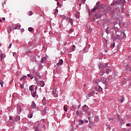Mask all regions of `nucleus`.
I'll return each instance as SVG.
<instances>
[{
    "mask_svg": "<svg viewBox=\"0 0 131 131\" xmlns=\"http://www.w3.org/2000/svg\"><path fill=\"white\" fill-rule=\"evenodd\" d=\"M28 30H29V31H30V32H31V31H33V28H32V27H29V28H28Z\"/></svg>",
    "mask_w": 131,
    "mask_h": 131,
    "instance_id": "29",
    "label": "nucleus"
},
{
    "mask_svg": "<svg viewBox=\"0 0 131 131\" xmlns=\"http://www.w3.org/2000/svg\"><path fill=\"white\" fill-rule=\"evenodd\" d=\"M84 121L81 119L79 120V124L81 125V124H83Z\"/></svg>",
    "mask_w": 131,
    "mask_h": 131,
    "instance_id": "20",
    "label": "nucleus"
},
{
    "mask_svg": "<svg viewBox=\"0 0 131 131\" xmlns=\"http://www.w3.org/2000/svg\"><path fill=\"white\" fill-rule=\"evenodd\" d=\"M63 1H66V0H63Z\"/></svg>",
    "mask_w": 131,
    "mask_h": 131,
    "instance_id": "63",
    "label": "nucleus"
},
{
    "mask_svg": "<svg viewBox=\"0 0 131 131\" xmlns=\"http://www.w3.org/2000/svg\"><path fill=\"white\" fill-rule=\"evenodd\" d=\"M39 85H40V86H45V82H43V81H40L39 82Z\"/></svg>",
    "mask_w": 131,
    "mask_h": 131,
    "instance_id": "16",
    "label": "nucleus"
},
{
    "mask_svg": "<svg viewBox=\"0 0 131 131\" xmlns=\"http://www.w3.org/2000/svg\"><path fill=\"white\" fill-rule=\"evenodd\" d=\"M28 117L29 118H32V115H28Z\"/></svg>",
    "mask_w": 131,
    "mask_h": 131,
    "instance_id": "44",
    "label": "nucleus"
},
{
    "mask_svg": "<svg viewBox=\"0 0 131 131\" xmlns=\"http://www.w3.org/2000/svg\"><path fill=\"white\" fill-rule=\"evenodd\" d=\"M96 6V9L97 10H101V9H104V5L100 4L99 2L97 3Z\"/></svg>",
    "mask_w": 131,
    "mask_h": 131,
    "instance_id": "5",
    "label": "nucleus"
},
{
    "mask_svg": "<svg viewBox=\"0 0 131 131\" xmlns=\"http://www.w3.org/2000/svg\"><path fill=\"white\" fill-rule=\"evenodd\" d=\"M57 5H58V6H60V4L59 3V2L57 3Z\"/></svg>",
    "mask_w": 131,
    "mask_h": 131,
    "instance_id": "52",
    "label": "nucleus"
},
{
    "mask_svg": "<svg viewBox=\"0 0 131 131\" xmlns=\"http://www.w3.org/2000/svg\"><path fill=\"white\" fill-rule=\"evenodd\" d=\"M123 37L122 38H125L126 37V35L125 34V33H123Z\"/></svg>",
    "mask_w": 131,
    "mask_h": 131,
    "instance_id": "38",
    "label": "nucleus"
},
{
    "mask_svg": "<svg viewBox=\"0 0 131 131\" xmlns=\"http://www.w3.org/2000/svg\"><path fill=\"white\" fill-rule=\"evenodd\" d=\"M55 1H56V2H57V0H55Z\"/></svg>",
    "mask_w": 131,
    "mask_h": 131,
    "instance_id": "62",
    "label": "nucleus"
},
{
    "mask_svg": "<svg viewBox=\"0 0 131 131\" xmlns=\"http://www.w3.org/2000/svg\"><path fill=\"white\" fill-rule=\"evenodd\" d=\"M69 21L70 23H71V25L73 24V19H72V18H69Z\"/></svg>",
    "mask_w": 131,
    "mask_h": 131,
    "instance_id": "24",
    "label": "nucleus"
},
{
    "mask_svg": "<svg viewBox=\"0 0 131 131\" xmlns=\"http://www.w3.org/2000/svg\"><path fill=\"white\" fill-rule=\"evenodd\" d=\"M85 2V0H83V3H84Z\"/></svg>",
    "mask_w": 131,
    "mask_h": 131,
    "instance_id": "57",
    "label": "nucleus"
},
{
    "mask_svg": "<svg viewBox=\"0 0 131 131\" xmlns=\"http://www.w3.org/2000/svg\"><path fill=\"white\" fill-rule=\"evenodd\" d=\"M122 13H123V7H122Z\"/></svg>",
    "mask_w": 131,
    "mask_h": 131,
    "instance_id": "55",
    "label": "nucleus"
},
{
    "mask_svg": "<svg viewBox=\"0 0 131 131\" xmlns=\"http://www.w3.org/2000/svg\"><path fill=\"white\" fill-rule=\"evenodd\" d=\"M95 95V92L94 91H91L88 93L89 97H93Z\"/></svg>",
    "mask_w": 131,
    "mask_h": 131,
    "instance_id": "10",
    "label": "nucleus"
},
{
    "mask_svg": "<svg viewBox=\"0 0 131 131\" xmlns=\"http://www.w3.org/2000/svg\"><path fill=\"white\" fill-rule=\"evenodd\" d=\"M126 126H130V123H127L126 124Z\"/></svg>",
    "mask_w": 131,
    "mask_h": 131,
    "instance_id": "49",
    "label": "nucleus"
},
{
    "mask_svg": "<svg viewBox=\"0 0 131 131\" xmlns=\"http://www.w3.org/2000/svg\"><path fill=\"white\" fill-rule=\"evenodd\" d=\"M29 14L30 16H32V15H33V12L32 11H30Z\"/></svg>",
    "mask_w": 131,
    "mask_h": 131,
    "instance_id": "37",
    "label": "nucleus"
},
{
    "mask_svg": "<svg viewBox=\"0 0 131 131\" xmlns=\"http://www.w3.org/2000/svg\"><path fill=\"white\" fill-rule=\"evenodd\" d=\"M7 30L8 32V33H11V31H12V28L11 27V26H9L7 28Z\"/></svg>",
    "mask_w": 131,
    "mask_h": 131,
    "instance_id": "12",
    "label": "nucleus"
},
{
    "mask_svg": "<svg viewBox=\"0 0 131 131\" xmlns=\"http://www.w3.org/2000/svg\"><path fill=\"white\" fill-rule=\"evenodd\" d=\"M54 96L55 98L58 97V94H57L56 93L54 94Z\"/></svg>",
    "mask_w": 131,
    "mask_h": 131,
    "instance_id": "43",
    "label": "nucleus"
},
{
    "mask_svg": "<svg viewBox=\"0 0 131 131\" xmlns=\"http://www.w3.org/2000/svg\"><path fill=\"white\" fill-rule=\"evenodd\" d=\"M16 55H17V53H16V52H13V57H16Z\"/></svg>",
    "mask_w": 131,
    "mask_h": 131,
    "instance_id": "42",
    "label": "nucleus"
},
{
    "mask_svg": "<svg viewBox=\"0 0 131 131\" xmlns=\"http://www.w3.org/2000/svg\"><path fill=\"white\" fill-rule=\"evenodd\" d=\"M101 67H101V66H99V68H101Z\"/></svg>",
    "mask_w": 131,
    "mask_h": 131,
    "instance_id": "59",
    "label": "nucleus"
},
{
    "mask_svg": "<svg viewBox=\"0 0 131 131\" xmlns=\"http://www.w3.org/2000/svg\"><path fill=\"white\" fill-rule=\"evenodd\" d=\"M46 98L45 97L42 100V104L44 105V106H46V105H47V103H46Z\"/></svg>",
    "mask_w": 131,
    "mask_h": 131,
    "instance_id": "18",
    "label": "nucleus"
},
{
    "mask_svg": "<svg viewBox=\"0 0 131 131\" xmlns=\"http://www.w3.org/2000/svg\"><path fill=\"white\" fill-rule=\"evenodd\" d=\"M119 5H123L124 4V0H118Z\"/></svg>",
    "mask_w": 131,
    "mask_h": 131,
    "instance_id": "14",
    "label": "nucleus"
},
{
    "mask_svg": "<svg viewBox=\"0 0 131 131\" xmlns=\"http://www.w3.org/2000/svg\"><path fill=\"white\" fill-rule=\"evenodd\" d=\"M104 73L105 72H102L101 73H100V75H103Z\"/></svg>",
    "mask_w": 131,
    "mask_h": 131,
    "instance_id": "46",
    "label": "nucleus"
},
{
    "mask_svg": "<svg viewBox=\"0 0 131 131\" xmlns=\"http://www.w3.org/2000/svg\"><path fill=\"white\" fill-rule=\"evenodd\" d=\"M22 32H24V29H21Z\"/></svg>",
    "mask_w": 131,
    "mask_h": 131,
    "instance_id": "53",
    "label": "nucleus"
},
{
    "mask_svg": "<svg viewBox=\"0 0 131 131\" xmlns=\"http://www.w3.org/2000/svg\"><path fill=\"white\" fill-rule=\"evenodd\" d=\"M13 26L14 27L13 28V29H17V28H18V25H13Z\"/></svg>",
    "mask_w": 131,
    "mask_h": 131,
    "instance_id": "32",
    "label": "nucleus"
},
{
    "mask_svg": "<svg viewBox=\"0 0 131 131\" xmlns=\"http://www.w3.org/2000/svg\"><path fill=\"white\" fill-rule=\"evenodd\" d=\"M79 7H81V3L79 4Z\"/></svg>",
    "mask_w": 131,
    "mask_h": 131,
    "instance_id": "54",
    "label": "nucleus"
},
{
    "mask_svg": "<svg viewBox=\"0 0 131 131\" xmlns=\"http://www.w3.org/2000/svg\"><path fill=\"white\" fill-rule=\"evenodd\" d=\"M119 101H120V102H121V103H123V101H124V97L120 96L119 97Z\"/></svg>",
    "mask_w": 131,
    "mask_h": 131,
    "instance_id": "11",
    "label": "nucleus"
},
{
    "mask_svg": "<svg viewBox=\"0 0 131 131\" xmlns=\"http://www.w3.org/2000/svg\"><path fill=\"white\" fill-rule=\"evenodd\" d=\"M2 20L1 19H0V22H2Z\"/></svg>",
    "mask_w": 131,
    "mask_h": 131,
    "instance_id": "56",
    "label": "nucleus"
},
{
    "mask_svg": "<svg viewBox=\"0 0 131 131\" xmlns=\"http://www.w3.org/2000/svg\"><path fill=\"white\" fill-rule=\"evenodd\" d=\"M89 110V106H88V105H84L82 107V110L83 111H84V112H86L87 114H88V115H91V113H90V112H89L88 110Z\"/></svg>",
    "mask_w": 131,
    "mask_h": 131,
    "instance_id": "2",
    "label": "nucleus"
},
{
    "mask_svg": "<svg viewBox=\"0 0 131 131\" xmlns=\"http://www.w3.org/2000/svg\"><path fill=\"white\" fill-rule=\"evenodd\" d=\"M8 48H9V49H11V48H12V43L10 44Z\"/></svg>",
    "mask_w": 131,
    "mask_h": 131,
    "instance_id": "48",
    "label": "nucleus"
},
{
    "mask_svg": "<svg viewBox=\"0 0 131 131\" xmlns=\"http://www.w3.org/2000/svg\"><path fill=\"white\" fill-rule=\"evenodd\" d=\"M9 122L11 123L14 122V120H13V117H9Z\"/></svg>",
    "mask_w": 131,
    "mask_h": 131,
    "instance_id": "23",
    "label": "nucleus"
},
{
    "mask_svg": "<svg viewBox=\"0 0 131 131\" xmlns=\"http://www.w3.org/2000/svg\"><path fill=\"white\" fill-rule=\"evenodd\" d=\"M27 76L28 77H30L31 79H33V76L32 75L29 74L27 75Z\"/></svg>",
    "mask_w": 131,
    "mask_h": 131,
    "instance_id": "22",
    "label": "nucleus"
},
{
    "mask_svg": "<svg viewBox=\"0 0 131 131\" xmlns=\"http://www.w3.org/2000/svg\"><path fill=\"white\" fill-rule=\"evenodd\" d=\"M95 89H96V91H97V92H99V93H102V92H103V89L100 86H96L95 88Z\"/></svg>",
    "mask_w": 131,
    "mask_h": 131,
    "instance_id": "8",
    "label": "nucleus"
},
{
    "mask_svg": "<svg viewBox=\"0 0 131 131\" xmlns=\"http://www.w3.org/2000/svg\"><path fill=\"white\" fill-rule=\"evenodd\" d=\"M115 47V42H114L111 45V48L112 49Z\"/></svg>",
    "mask_w": 131,
    "mask_h": 131,
    "instance_id": "26",
    "label": "nucleus"
},
{
    "mask_svg": "<svg viewBox=\"0 0 131 131\" xmlns=\"http://www.w3.org/2000/svg\"><path fill=\"white\" fill-rule=\"evenodd\" d=\"M104 35V34H102V36Z\"/></svg>",
    "mask_w": 131,
    "mask_h": 131,
    "instance_id": "60",
    "label": "nucleus"
},
{
    "mask_svg": "<svg viewBox=\"0 0 131 131\" xmlns=\"http://www.w3.org/2000/svg\"><path fill=\"white\" fill-rule=\"evenodd\" d=\"M76 115H77V116H79V111H77L76 112Z\"/></svg>",
    "mask_w": 131,
    "mask_h": 131,
    "instance_id": "39",
    "label": "nucleus"
},
{
    "mask_svg": "<svg viewBox=\"0 0 131 131\" xmlns=\"http://www.w3.org/2000/svg\"><path fill=\"white\" fill-rule=\"evenodd\" d=\"M46 61H47V58H46V57H43L41 58V62L42 63H45V62H46Z\"/></svg>",
    "mask_w": 131,
    "mask_h": 131,
    "instance_id": "15",
    "label": "nucleus"
},
{
    "mask_svg": "<svg viewBox=\"0 0 131 131\" xmlns=\"http://www.w3.org/2000/svg\"><path fill=\"white\" fill-rule=\"evenodd\" d=\"M85 123H88L89 122V121L88 120L83 121Z\"/></svg>",
    "mask_w": 131,
    "mask_h": 131,
    "instance_id": "47",
    "label": "nucleus"
},
{
    "mask_svg": "<svg viewBox=\"0 0 131 131\" xmlns=\"http://www.w3.org/2000/svg\"><path fill=\"white\" fill-rule=\"evenodd\" d=\"M104 68H105L106 70V72L105 73H106V74H108V73L110 72H111L112 71L111 70V69L109 67H108V63H106Z\"/></svg>",
    "mask_w": 131,
    "mask_h": 131,
    "instance_id": "4",
    "label": "nucleus"
},
{
    "mask_svg": "<svg viewBox=\"0 0 131 131\" xmlns=\"http://www.w3.org/2000/svg\"><path fill=\"white\" fill-rule=\"evenodd\" d=\"M26 80V76H24V77H21L20 79V80Z\"/></svg>",
    "mask_w": 131,
    "mask_h": 131,
    "instance_id": "25",
    "label": "nucleus"
},
{
    "mask_svg": "<svg viewBox=\"0 0 131 131\" xmlns=\"http://www.w3.org/2000/svg\"><path fill=\"white\" fill-rule=\"evenodd\" d=\"M118 36H119V35H118L117 36V37H113V39H115V40H116V39H117V38L118 37Z\"/></svg>",
    "mask_w": 131,
    "mask_h": 131,
    "instance_id": "41",
    "label": "nucleus"
},
{
    "mask_svg": "<svg viewBox=\"0 0 131 131\" xmlns=\"http://www.w3.org/2000/svg\"><path fill=\"white\" fill-rule=\"evenodd\" d=\"M63 109H64V111H65L66 112H67L68 109H67V106H63Z\"/></svg>",
    "mask_w": 131,
    "mask_h": 131,
    "instance_id": "34",
    "label": "nucleus"
},
{
    "mask_svg": "<svg viewBox=\"0 0 131 131\" xmlns=\"http://www.w3.org/2000/svg\"><path fill=\"white\" fill-rule=\"evenodd\" d=\"M105 32H106V33H107V34H109L110 31H109V30H108V28H107L105 29Z\"/></svg>",
    "mask_w": 131,
    "mask_h": 131,
    "instance_id": "31",
    "label": "nucleus"
},
{
    "mask_svg": "<svg viewBox=\"0 0 131 131\" xmlns=\"http://www.w3.org/2000/svg\"><path fill=\"white\" fill-rule=\"evenodd\" d=\"M20 89H24V85L23 84H21L19 85Z\"/></svg>",
    "mask_w": 131,
    "mask_h": 131,
    "instance_id": "35",
    "label": "nucleus"
},
{
    "mask_svg": "<svg viewBox=\"0 0 131 131\" xmlns=\"http://www.w3.org/2000/svg\"><path fill=\"white\" fill-rule=\"evenodd\" d=\"M37 89V86L34 85H31V86H29V91H30V92H33V91L35 90V91H34V92L31 93V95L32 96V97L33 98H35V96H36V90Z\"/></svg>",
    "mask_w": 131,
    "mask_h": 131,
    "instance_id": "1",
    "label": "nucleus"
},
{
    "mask_svg": "<svg viewBox=\"0 0 131 131\" xmlns=\"http://www.w3.org/2000/svg\"><path fill=\"white\" fill-rule=\"evenodd\" d=\"M63 65V59H59L58 63H57V66H61Z\"/></svg>",
    "mask_w": 131,
    "mask_h": 131,
    "instance_id": "9",
    "label": "nucleus"
},
{
    "mask_svg": "<svg viewBox=\"0 0 131 131\" xmlns=\"http://www.w3.org/2000/svg\"><path fill=\"white\" fill-rule=\"evenodd\" d=\"M75 45L73 46L72 51H75Z\"/></svg>",
    "mask_w": 131,
    "mask_h": 131,
    "instance_id": "40",
    "label": "nucleus"
},
{
    "mask_svg": "<svg viewBox=\"0 0 131 131\" xmlns=\"http://www.w3.org/2000/svg\"><path fill=\"white\" fill-rule=\"evenodd\" d=\"M126 70H127L128 71H129L130 72V71H131V68H129V66L128 64H127L126 66Z\"/></svg>",
    "mask_w": 131,
    "mask_h": 131,
    "instance_id": "19",
    "label": "nucleus"
},
{
    "mask_svg": "<svg viewBox=\"0 0 131 131\" xmlns=\"http://www.w3.org/2000/svg\"><path fill=\"white\" fill-rule=\"evenodd\" d=\"M83 86H85V84H83Z\"/></svg>",
    "mask_w": 131,
    "mask_h": 131,
    "instance_id": "58",
    "label": "nucleus"
},
{
    "mask_svg": "<svg viewBox=\"0 0 131 131\" xmlns=\"http://www.w3.org/2000/svg\"><path fill=\"white\" fill-rule=\"evenodd\" d=\"M74 31V30L71 29L69 32V33H72V32H73Z\"/></svg>",
    "mask_w": 131,
    "mask_h": 131,
    "instance_id": "33",
    "label": "nucleus"
},
{
    "mask_svg": "<svg viewBox=\"0 0 131 131\" xmlns=\"http://www.w3.org/2000/svg\"><path fill=\"white\" fill-rule=\"evenodd\" d=\"M96 10H98V9H97V7H94V8L93 9V12H96Z\"/></svg>",
    "mask_w": 131,
    "mask_h": 131,
    "instance_id": "36",
    "label": "nucleus"
},
{
    "mask_svg": "<svg viewBox=\"0 0 131 131\" xmlns=\"http://www.w3.org/2000/svg\"><path fill=\"white\" fill-rule=\"evenodd\" d=\"M119 120L121 124H124V121L123 120L121 119H120Z\"/></svg>",
    "mask_w": 131,
    "mask_h": 131,
    "instance_id": "28",
    "label": "nucleus"
},
{
    "mask_svg": "<svg viewBox=\"0 0 131 131\" xmlns=\"http://www.w3.org/2000/svg\"><path fill=\"white\" fill-rule=\"evenodd\" d=\"M2 20H3V21H5V20H6V18L5 17H3Z\"/></svg>",
    "mask_w": 131,
    "mask_h": 131,
    "instance_id": "50",
    "label": "nucleus"
},
{
    "mask_svg": "<svg viewBox=\"0 0 131 131\" xmlns=\"http://www.w3.org/2000/svg\"><path fill=\"white\" fill-rule=\"evenodd\" d=\"M33 129L35 130V131H39V130L38 126H34L33 127Z\"/></svg>",
    "mask_w": 131,
    "mask_h": 131,
    "instance_id": "21",
    "label": "nucleus"
},
{
    "mask_svg": "<svg viewBox=\"0 0 131 131\" xmlns=\"http://www.w3.org/2000/svg\"><path fill=\"white\" fill-rule=\"evenodd\" d=\"M30 109V110H32V111H33V112H34V110L36 109V104H35V102H34V101L32 102Z\"/></svg>",
    "mask_w": 131,
    "mask_h": 131,
    "instance_id": "3",
    "label": "nucleus"
},
{
    "mask_svg": "<svg viewBox=\"0 0 131 131\" xmlns=\"http://www.w3.org/2000/svg\"><path fill=\"white\" fill-rule=\"evenodd\" d=\"M58 9H55V12H54V14L55 15V16H56V15H57V14H58Z\"/></svg>",
    "mask_w": 131,
    "mask_h": 131,
    "instance_id": "30",
    "label": "nucleus"
},
{
    "mask_svg": "<svg viewBox=\"0 0 131 131\" xmlns=\"http://www.w3.org/2000/svg\"><path fill=\"white\" fill-rule=\"evenodd\" d=\"M0 57L1 58V60L3 61V59H5L6 57V55L4 53H2L0 55Z\"/></svg>",
    "mask_w": 131,
    "mask_h": 131,
    "instance_id": "13",
    "label": "nucleus"
},
{
    "mask_svg": "<svg viewBox=\"0 0 131 131\" xmlns=\"http://www.w3.org/2000/svg\"><path fill=\"white\" fill-rule=\"evenodd\" d=\"M15 120L16 122H17V121H19V120H20V116H16L15 118Z\"/></svg>",
    "mask_w": 131,
    "mask_h": 131,
    "instance_id": "17",
    "label": "nucleus"
},
{
    "mask_svg": "<svg viewBox=\"0 0 131 131\" xmlns=\"http://www.w3.org/2000/svg\"><path fill=\"white\" fill-rule=\"evenodd\" d=\"M107 127L108 128V129H111V128H110V125H108V126H107Z\"/></svg>",
    "mask_w": 131,
    "mask_h": 131,
    "instance_id": "51",
    "label": "nucleus"
},
{
    "mask_svg": "<svg viewBox=\"0 0 131 131\" xmlns=\"http://www.w3.org/2000/svg\"><path fill=\"white\" fill-rule=\"evenodd\" d=\"M83 53H86V48H84Z\"/></svg>",
    "mask_w": 131,
    "mask_h": 131,
    "instance_id": "45",
    "label": "nucleus"
},
{
    "mask_svg": "<svg viewBox=\"0 0 131 131\" xmlns=\"http://www.w3.org/2000/svg\"><path fill=\"white\" fill-rule=\"evenodd\" d=\"M17 112H18V114H20L21 112H22V108L19 104L17 105Z\"/></svg>",
    "mask_w": 131,
    "mask_h": 131,
    "instance_id": "7",
    "label": "nucleus"
},
{
    "mask_svg": "<svg viewBox=\"0 0 131 131\" xmlns=\"http://www.w3.org/2000/svg\"><path fill=\"white\" fill-rule=\"evenodd\" d=\"M0 84L2 86V88H3V86H4V81L3 80H0Z\"/></svg>",
    "mask_w": 131,
    "mask_h": 131,
    "instance_id": "27",
    "label": "nucleus"
},
{
    "mask_svg": "<svg viewBox=\"0 0 131 131\" xmlns=\"http://www.w3.org/2000/svg\"><path fill=\"white\" fill-rule=\"evenodd\" d=\"M81 114H82V112H81Z\"/></svg>",
    "mask_w": 131,
    "mask_h": 131,
    "instance_id": "61",
    "label": "nucleus"
},
{
    "mask_svg": "<svg viewBox=\"0 0 131 131\" xmlns=\"http://www.w3.org/2000/svg\"><path fill=\"white\" fill-rule=\"evenodd\" d=\"M103 9H104L105 13H107V12H109V11L111 10V7L108 6H104Z\"/></svg>",
    "mask_w": 131,
    "mask_h": 131,
    "instance_id": "6",
    "label": "nucleus"
}]
</instances>
